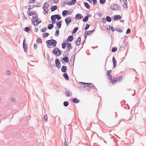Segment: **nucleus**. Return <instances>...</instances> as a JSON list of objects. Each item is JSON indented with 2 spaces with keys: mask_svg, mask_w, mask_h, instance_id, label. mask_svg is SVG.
I'll list each match as a JSON object with an SVG mask.
<instances>
[{
  "mask_svg": "<svg viewBox=\"0 0 146 146\" xmlns=\"http://www.w3.org/2000/svg\"><path fill=\"white\" fill-rule=\"evenodd\" d=\"M34 7V6H33L31 7V6L29 5L28 7L27 6L26 7H28V11L27 12L28 15L29 16H33L32 21L33 23V24L35 26H36L40 23L41 21L38 19L36 11L33 9Z\"/></svg>",
  "mask_w": 146,
  "mask_h": 146,
  "instance_id": "1",
  "label": "nucleus"
},
{
  "mask_svg": "<svg viewBox=\"0 0 146 146\" xmlns=\"http://www.w3.org/2000/svg\"><path fill=\"white\" fill-rule=\"evenodd\" d=\"M46 44L48 47V48H51V46L54 47L56 46V42L55 40L51 39L46 41Z\"/></svg>",
  "mask_w": 146,
  "mask_h": 146,
  "instance_id": "2",
  "label": "nucleus"
},
{
  "mask_svg": "<svg viewBox=\"0 0 146 146\" xmlns=\"http://www.w3.org/2000/svg\"><path fill=\"white\" fill-rule=\"evenodd\" d=\"M52 52L54 55L56 56L59 55L61 54V52L59 49L56 48H55L52 51Z\"/></svg>",
  "mask_w": 146,
  "mask_h": 146,
  "instance_id": "3",
  "label": "nucleus"
},
{
  "mask_svg": "<svg viewBox=\"0 0 146 146\" xmlns=\"http://www.w3.org/2000/svg\"><path fill=\"white\" fill-rule=\"evenodd\" d=\"M48 5L47 3H45L43 6V9L46 13H47L48 11Z\"/></svg>",
  "mask_w": 146,
  "mask_h": 146,
  "instance_id": "4",
  "label": "nucleus"
},
{
  "mask_svg": "<svg viewBox=\"0 0 146 146\" xmlns=\"http://www.w3.org/2000/svg\"><path fill=\"white\" fill-rule=\"evenodd\" d=\"M66 44H67V47L68 48L66 49V51L67 52H68L70 49H72V47L71 45V44L70 43H68L66 42Z\"/></svg>",
  "mask_w": 146,
  "mask_h": 146,
  "instance_id": "5",
  "label": "nucleus"
},
{
  "mask_svg": "<svg viewBox=\"0 0 146 146\" xmlns=\"http://www.w3.org/2000/svg\"><path fill=\"white\" fill-rule=\"evenodd\" d=\"M55 62L57 67L58 68H60V64L59 60L58 59H56Z\"/></svg>",
  "mask_w": 146,
  "mask_h": 146,
  "instance_id": "6",
  "label": "nucleus"
},
{
  "mask_svg": "<svg viewBox=\"0 0 146 146\" xmlns=\"http://www.w3.org/2000/svg\"><path fill=\"white\" fill-rule=\"evenodd\" d=\"M71 20L69 17L66 18L65 19V21L67 25H68L70 23Z\"/></svg>",
  "mask_w": 146,
  "mask_h": 146,
  "instance_id": "7",
  "label": "nucleus"
},
{
  "mask_svg": "<svg viewBox=\"0 0 146 146\" xmlns=\"http://www.w3.org/2000/svg\"><path fill=\"white\" fill-rule=\"evenodd\" d=\"M51 19L52 20V23L53 24H55L56 23V17L55 16V15H52L51 17Z\"/></svg>",
  "mask_w": 146,
  "mask_h": 146,
  "instance_id": "8",
  "label": "nucleus"
},
{
  "mask_svg": "<svg viewBox=\"0 0 146 146\" xmlns=\"http://www.w3.org/2000/svg\"><path fill=\"white\" fill-rule=\"evenodd\" d=\"M76 2V0H71V1L68 2L67 4L68 5H70L74 4Z\"/></svg>",
  "mask_w": 146,
  "mask_h": 146,
  "instance_id": "9",
  "label": "nucleus"
},
{
  "mask_svg": "<svg viewBox=\"0 0 146 146\" xmlns=\"http://www.w3.org/2000/svg\"><path fill=\"white\" fill-rule=\"evenodd\" d=\"M83 84L85 85L86 86H85V87H88L90 88V87H92L93 86H91V84L90 83H83V82H81Z\"/></svg>",
  "mask_w": 146,
  "mask_h": 146,
  "instance_id": "10",
  "label": "nucleus"
},
{
  "mask_svg": "<svg viewBox=\"0 0 146 146\" xmlns=\"http://www.w3.org/2000/svg\"><path fill=\"white\" fill-rule=\"evenodd\" d=\"M123 76H119L117 77L116 78H115L116 79V81L117 82H121L122 78H123Z\"/></svg>",
  "mask_w": 146,
  "mask_h": 146,
  "instance_id": "11",
  "label": "nucleus"
},
{
  "mask_svg": "<svg viewBox=\"0 0 146 146\" xmlns=\"http://www.w3.org/2000/svg\"><path fill=\"white\" fill-rule=\"evenodd\" d=\"M81 42V38L79 36L78 38L77 39L76 41V43L77 45H79L80 44Z\"/></svg>",
  "mask_w": 146,
  "mask_h": 146,
  "instance_id": "12",
  "label": "nucleus"
},
{
  "mask_svg": "<svg viewBox=\"0 0 146 146\" xmlns=\"http://www.w3.org/2000/svg\"><path fill=\"white\" fill-rule=\"evenodd\" d=\"M121 17L119 15H117L113 17V19L114 20L121 19Z\"/></svg>",
  "mask_w": 146,
  "mask_h": 146,
  "instance_id": "13",
  "label": "nucleus"
},
{
  "mask_svg": "<svg viewBox=\"0 0 146 146\" xmlns=\"http://www.w3.org/2000/svg\"><path fill=\"white\" fill-rule=\"evenodd\" d=\"M127 1L126 0H125L123 1V7L125 9V8H126L127 7Z\"/></svg>",
  "mask_w": 146,
  "mask_h": 146,
  "instance_id": "14",
  "label": "nucleus"
},
{
  "mask_svg": "<svg viewBox=\"0 0 146 146\" xmlns=\"http://www.w3.org/2000/svg\"><path fill=\"white\" fill-rule=\"evenodd\" d=\"M83 17V16L81 15H79L78 14L76 15L75 18L76 19H80Z\"/></svg>",
  "mask_w": 146,
  "mask_h": 146,
  "instance_id": "15",
  "label": "nucleus"
},
{
  "mask_svg": "<svg viewBox=\"0 0 146 146\" xmlns=\"http://www.w3.org/2000/svg\"><path fill=\"white\" fill-rule=\"evenodd\" d=\"M112 61L113 63V68H115L116 65V62L114 57H113L112 58Z\"/></svg>",
  "mask_w": 146,
  "mask_h": 146,
  "instance_id": "16",
  "label": "nucleus"
},
{
  "mask_svg": "<svg viewBox=\"0 0 146 146\" xmlns=\"http://www.w3.org/2000/svg\"><path fill=\"white\" fill-rule=\"evenodd\" d=\"M56 26L58 29H60V28L61 26V22L59 21L56 23Z\"/></svg>",
  "mask_w": 146,
  "mask_h": 146,
  "instance_id": "17",
  "label": "nucleus"
},
{
  "mask_svg": "<svg viewBox=\"0 0 146 146\" xmlns=\"http://www.w3.org/2000/svg\"><path fill=\"white\" fill-rule=\"evenodd\" d=\"M63 59L65 62L68 63L69 62V58L68 57L65 56L63 58Z\"/></svg>",
  "mask_w": 146,
  "mask_h": 146,
  "instance_id": "18",
  "label": "nucleus"
},
{
  "mask_svg": "<svg viewBox=\"0 0 146 146\" xmlns=\"http://www.w3.org/2000/svg\"><path fill=\"white\" fill-rule=\"evenodd\" d=\"M66 66H63L62 67L61 71L63 72L64 73V72H65L66 71Z\"/></svg>",
  "mask_w": 146,
  "mask_h": 146,
  "instance_id": "19",
  "label": "nucleus"
},
{
  "mask_svg": "<svg viewBox=\"0 0 146 146\" xmlns=\"http://www.w3.org/2000/svg\"><path fill=\"white\" fill-rule=\"evenodd\" d=\"M57 7L56 5L52 6L51 8V11H53L57 9Z\"/></svg>",
  "mask_w": 146,
  "mask_h": 146,
  "instance_id": "20",
  "label": "nucleus"
},
{
  "mask_svg": "<svg viewBox=\"0 0 146 146\" xmlns=\"http://www.w3.org/2000/svg\"><path fill=\"white\" fill-rule=\"evenodd\" d=\"M73 39V37L72 36H70L68 37L67 40L68 41L71 42L72 41Z\"/></svg>",
  "mask_w": 146,
  "mask_h": 146,
  "instance_id": "21",
  "label": "nucleus"
},
{
  "mask_svg": "<svg viewBox=\"0 0 146 146\" xmlns=\"http://www.w3.org/2000/svg\"><path fill=\"white\" fill-rule=\"evenodd\" d=\"M25 31L28 33H29L30 32V29L28 27H26L25 28Z\"/></svg>",
  "mask_w": 146,
  "mask_h": 146,
  "instance_id": "22",
  "label": "nucleus"
},
{
  "mask_svg": "<svg viewBox=\"0 0 146 146\" xmlns=\"http://www.w3.org/2000/svg\"><path fill=\"white\" fill-rule=\"evenodd\" d=\"M63 76L64 78L66 80H68V76L67 74L64 73L63 75Z\"/></svg>",
  "mask_w": 146,
  "mask_h": 146,
  "instance_id": "23",
  "label": "nucleus"
},
{
  "mask_svg": "<svg viewBox=\"0 0 146 146\" xmlns=\"http://www.w3.org/2000/svg\"><path fill=\"white\" fill-rule=\"evenodd\" d=\"M54 27V25L52 24H49L48 27V28L49 29H51Z\"/></svg>",
  "mask_w": 146,
  "mask_h": 146,
  "instance_id": "24",
  "label": "nucleus"
},
{
  "mask_svg": "<svg viewBox=\"0 0 146 146\" xmlns=\"http://www.w3.org/2000/svg\"><path fill=\"white\" fill-rule=\"evenodd\" d=\"M68 13V10H64L62 12V15L63 16L65 15Z\"/></svg>",
  "mask_w": 146,
  "mask_h": 146,
  "instance_id": "25",
  "label": "nucleus"
},
{
  "mask_svg": "<svg viewBox=\"0 0 146 146\" xmlns=\"http://www.w3.org/2000/svg\"><path fill=\"white\" fill-rule=\"evenodd\" d=\"M78 102V100L76 99L75 98H74L73 99V102L74 103H77Z\"/></svg>",
  "mask_w": 146,
  "mask_h": 146,
  "instance_id": "26",
  "label": "nucleus"
},
{
  "mask_svg": "<svg viewBox=\"0 0 146 146\" xmlns=\"http://www.w3.org/2000/svg\"><path fill=\"white\" fill-rule=\"evenodd\" d=\"M84 5L88 9H89L90 8V5L88 4V3L86 2H85L84 3Z\"/></svg>",
  "mask_w": 146,
  "mask_h": 146,
  "instance_id": "27",
  "label": "nucleus"
},
{
  "mask_svg": "<svg viewBox=\"0 0 146 146\" xmlns=\"http://www.w3.org/2000/svg\"><path fill=\"white\" fill-rule=\"evenodd\" d=\"M49 34L48 33H44L43 35V37L44 38H45L48 36Z\"/></svg>",
  "mask_w": 146,
  "mask_h": 146,
  "instance_id": "28",
  "label": "nucleus"
},
{
  "mask_svg": "<svg viewBox=\"0 0 146 146\" xmlns=\"http://www.w3.org/2000/svg\"><path fill=\"white\" fill-rule=\"evenodd\" d=\"M116 80V79L114 78L111 81V83L113 84H114L115 83L117 82Z\"/></svg>",
  "mask_w": 146,
  "mask_h": 146,
  "instance_id": "29",
  "label": "nucleus"
},
{
  "mask_svg": "<svg viewBox=\"0 0 146 146\" xmlns=\"http://www.w3.org/2000/svg\"><path fill=\"white\" fill-rule=\"evenodd\" d=\"M88 20V18L87 16H86L85 17L83 18V21L84 22L87 21Z\"/></svg>",
  "mask_w": 146,
  "mask_h": 146,
  "instance_id": "30",
  "label": "nucleus"
},
{
  "mask_svg": "<svg viewBox=\"0 0 146 146\" xmlns=\"http://www.w3.org/2000/svg\"><path fill=\"white\" fill-rule=\"evenodd\" d=\"M55 15L56 18L58 20H59L61 19V17L59 15Z\"/></svg>",
  "mask_w": 146,
  "mask_h": 146,
  "instance_id": "31",
  "label": "nucleus"
},
{
  "mask_svg": "<svg viewBox=\"0 0 146 146\" xmlns=\"http://www.w3.org/2000/svg\"><path fill=\"white\" fill-rule=\"evenodd\" d=\"M106 20L108 22H110L111 21V18L109 16H107L106 17Z\"/></svg>",
  "mask_w": 146,
  "mask_h": 146,
  "instance_id": "32",
  "label": "nucleus"
},
{
  "mask_svg": "<svg viewBox=\"0 0 146 146\" xmlns=\"http://www.w3.org/2000/svg\"><path fill=\"white\" fill-rule=\"evenodd\" d=\"M66 42L62 44V48L64 49L66 47Z\"/></svg>",
  "mask_w": 146,
  "mask_h": 146,
  "instance_id": "33",
  "label": "nucleus"
},
{
  "mask_svg": "<svg viewBox=\"0 0 146 146\" xmlns=\"http://www.w3.org/2000/svg\"><path fill=\"white\" fill-rule=\"evenodd\" d=\"M63 104L64 106H67L68 105V103L66 101L64 102Z\"/></svg>",
  "mask_w": 146,
  "mask_h": 146,
  "instance_id": "34",
  "label": "nucleus"
},
{
  "mask_svg": "<svg viewBox=\"0 0 146 146\" xmlns=\"http://www.w3.org/2000/svg\"><path fill=\"white\" fill-rule=\"evenodd\" d=\"M36 42L38 43H41L42 42V40L40 38L36 40Z\"/></svg>",
  "mask_w": 146,
  "mask_h": 146,
  "instance_id": "35",
  "label": "nucleus"
},
{
  "mask_svg": "<svg viewBox=\"0 0 146 146\" xmlns=\"http://www.w3.org/2000/svg\"><path fill=\"white\" fill-rule=\"evenodd\" d=\"M23 48L25 52H27V48L26 45H25V46L23 45Z\"/></svg>",
  "mask_w": 146,
  "mask_h": 146,
  "instance_id": "36",
  "label": "nucleus"
},
{
  "mask_svg": "<svg viewBox=\"0 0 146 146\" xmlns=\"http://www.w3.org/2000/svg\"><path fill=\"white\" fill-rule=\"evenodd\" d=\"M108 77L109 79L111 81V76L110 74H107Z\"/></svg>",
  "mask_w": 146,
  "mask_h": 146,
  "instance_id": "37",
  "label": "nucleus"
},
{
  "mask_svg": "<svg viewBox=\"0 0 146 146\" xmlns=\"http://www.w3.org/2000/svg\"><path fill=\"white\" fill-rule=\"evenodd\" d=\"M106 0H100V2L101 4H104L105 3Z\"/></svg>",
  "mask_w": 146,
  "mask_h": 146,
  "instance_id": "38",
  "label": "nucleus"
},
{
  "mask_svg": "<svg viewBox=\"0 0 146 146\" xmlns=\"http://www.w3.org/2000/svg\"><path fill=\"white\" fill-rule=\"evenodd\" d=\"M48 119V117L47 115H44V121H46V120H47Z\"/></svg>",
  "mask_w": 146,
  "mask_h": 146,
  "instance_id": "39",
  "label": "nucleus"
},
{
  "mask_svg": "<svg viewBox=\"0 0 146 146\" xmlns=\"http://www.w3.org/2000/svg\"><path fill=\"white\" fill-rule=\"evenodd\" d=\"M89 27H90V25H88V24H86V26L85 27V30H87V29H88V28H89Z\"/></svg>",
  "mask_w": 146,
  "mask_h": 146,
  "instance_id": "40",
  "label": "nucleus"
},
{
  "mask_svg": "<svg viewBox=\"0 0 146 146\" xmlns=\"http://www.w3.org/2000/svg\"><path fill=\"white\" fill-rule=\"evenodd\" d=\"M117 49V48H112L111 50V51L113 52H115V51Z\"/></svg>",
  "mask_w": 146,
  "mask_h": 146,
  "instance_id": "41",
  "label": "nucleus"
},
{
  "mask_svg": "<svg viewBox=\"0 0 146 146\" xmlns=\"http://www.w3.org/2000/svg\"><path fill=\"white\" fill-rule=\"evenodd\" d=\"M56 34H57V35H55L56 36H58L59 34V30L58 29L55 32Z\"/></svg>",
  "mask_w": 146,
  "mask_h": 146,
  "instance_id": "42",
  "label": "nucleus"
},
{
  "mask_svg": "<svg viewBox=\"0 0 146 146\" xmlns=\"http://www.w3.org/2000/svg\"><path fill=\"white\" fill-rule=\"evenodd\" d=\"M131 30L129 29H128L127 30L126 32V33L127 34H128L130 32Z\"/></svg>",
  "mask_w": 146,
  "mask_h": 146,
  "instance_id": "43",
  "label": "nucleus"
},
{
  "mask_svg": "<svg viewBox=\"0 0 146 146\" xmlns=\"http://www.w3.org/2000/svg\"><path fill=\"white\" fill-rule=\"evenodd\" d=\"M36 1V0H29V3H33Z\"/></svg>",
  "mask_w": 146,
  "mask_h": 146,
  "instance_id": "44",
  "label": "nucleus"
},
{
  "mask_svg": "<svg viewBox=\"0 0 146 146\" xmlns=\"http://www.w3.org/2000/svg\"><path fill=\"white\" fill-rule=\"evenodd\" d=\"M54 3L56 4H57L59 2V0H54Z\"/></svg>",
  "mask_w": 146,
  "mask_h": 146,
  "instance_id": "45",
  "label": "nucleus"
},
{
  "mask_svg": "<svg viewBox=\"0 0 146 146\" xmlns=\"http://www.w3.org/2000/svg\"><path fill=\"white\" fill-rule=\"evenodd\" d=\"M93 4L94 5H96L97 3L96 0H93Z\"/></svg>",
  "mask_w": 146,
  "mask_h": 146,
  "instance_id": "46",
  "label": "nucleus"
},
{
  "mask_svg": "<svg viewBox=\"0 0 146 146\" xmlns=\"http://www.w3.org/2000/svg\"><path fill=\"white\" fill-rule=\"evenodd\" d=\"M110 28L112 31V32H114L115 31V30L114 28L113 27H111Z\"/></svg>",
  "mask_w": 146,
  "mask_h": 146,
  "instance_id": "47",
  "label": "nucleus"
},
{
  "mask_svg": "<svg viewBox=\"0 0 146 146\" xmlns=\"http://www.w3.org/2000/svg\"><path fill=\"white\" fill-rule=\"evenodd\" d=\"M78 30V28H75L73 30V33H76Z\"/></svg>",
  "mask_w": 146,
  "mask_h": 146,
  "instance_id": "48",
  "label": "nucleus"
},
{
  "mask_svg": "<svg viewBox=\"0 0 146 146\" xmlns=\"http://www.w3.org/2000/svg\"><path fill=\"white\" fill-rule=\"evenodd\" d=\"M94 30L87 31L88 32V33L89 34L92 33L94 32Z\"/></svg>",
  "mask_w": 146,
  "mask_h": 146,
  "instance_id": "49",
  "label": "nucleus"
},
{
  "mask_svg": "<svg viewBox=\"0 0 146 146\" xmlns=\"http://www.w3.org/2000/svg\"><path fill=\"white\" fill-rule=\"evenodd\" d=\"M46 29H47L46 28H43L42 29L41 31H42V32H44L46 31Z\"/></svg>",
  "mask_w": 146,
  "mask_h": 146,
  "instance_id": "50",
  "label": "nucleus"
},
{
  "mask_svg": "<svg viewBox=\"0 0 146 146\" xmlns=\"http://www.w3.org/2000/svg\"><path fill=\"white\" fill-rule=\"evenodd\" d=\"M117 31H119L120 33L122 32V30L120 28H118V29H117Z\"/></svg>",
  "mask_w": 146,
  "mask_h": 146,
  "instance_id": "51",
  "label": "nucleus"
},
{
  "mask_svg": "<svg viewBox=\"0 0 146 146\" xmlns=\"http://www.w3.org/2000/svg\"><path fill=\"white\" fill-rule=\"evenodd\" d=\"M89 34L88 33V32L87 31L86 32H85V36L86 37L87 35H89Z\"/></svg>",
  "mask_w": 146,
  "mask_h": 146,
  "instance_id": "52",
  "label": "nucleus"
},
{
  "mask_svg": "<svg viewBox=\"0 0 146 146\" xmlns=\"http://www.w3.org/2000/svg\"><path fill=\"white\" fill-rule=\"evenodd\" d=\"M37 45L36 44H34V47L35 49H36L37 48Z\"/></svg>",
  "mask_w": 146,
  "mask_h": 146,
  "instance_id": "53",
  "label": "nucleus"
},
{
  "mask_svg": "<svg viewBox=\"0 0 146 146\" xmlns=\"http://www.w3.org/2000/svg\"><path fill=\"white\" fill-rule=\"evenodd\" d=\"M25 39H24L23 42V45L25 46V45H26L25 44Z\"/></svg>",
  "mask_w": 146,
  "mask_h": 146,
  "instance_id": "54",
  "label": "nucleus"
},
{
  "mask_svg": "<svg viewBox=\"0 0 146 146\" xmlns=\"http://www.w3.org/2000/svg\"><path fill=\"white\" fill-rule=\"evenodd\" d=\"M66 95L67 96H69V93L68 92H67L66 94Z\"/></svg>",
  "mask_w": 146,
  "mask_h": 146,
  "instance_id": "55",
  "label": "nucleus"
},
{
  "mask_svg": "<svg viewBox=\"0 0 146 146\" xmlns=\"http://www.w3.org/2000/svg\"><path fill=\"white\" fill-rule=\"evenodd\" d=\"M64 144L65 146H68L67 144V143L66 142V140H65V142L64 143Z\"/></svg>",
  "mask_w": 146,
  "mask_h": 146,
  "instance_id": "56",
  "label": "nucleus"
},
{
  "mask_svg": "<svg viewBox=\"0 0 146 146\" xmlns=\"http://www.w3.org/2000/svg\"><path fill=\"white\" fill-rule=\"evenodd\" d=\"M112 72V71L111 70H109L108 71L107 74H110Z\"/></svg>",
  "mask_w": 146,
  "mask_h": 146,
  "instance_id": "57",
  "label": "nucleus"
},
{
  "mask_svg": "<svg viewBox=\"0 0 146 146\" xmlns=\"http://www.w3.org/2000/svg\"><path fill=\"white\" fill-rule=\"evenodd\" d=\"M111 9H114V10H115V9H114V7L113 6V5H111Z\"/></svg>",
  "mask_w": 146,
  "mask_h": 146,
  "instance_id": "58",
  "label": "nucleus"
},
{
  "mask_svg": "<svg viewBox=\"0 0 146 146\" xmlns=\"http://www.w3.org/2000/svg\"><path fill=\"white\" fill-rule=\"evenodd\" d=\"M10 71L8 70L7 71L6 73L7 74L9 75L10 74Z\"/></svg>",
  "mask_w": 146,
  "mask_h": 146,
  "instance_id": "59",
  "label": "nucleus"
},
{
  "mask_svg": "<svg viewBox=\"0 0 146 146\" xmlns=\"http://www.w3.org/2000/svg\"><path fill=\"white\" fill-rule=\"evenodd\" d=\"M11 101H15V99L14 98H13L11 99Z\"/></svg>",
  "mask_w": 146,
  "mask_h": 146,
  "instance_id": "60",
  "label": "nucleus"
},
{
  "mask_svg": "<svg viewBox=\"0 0 146 146\" xmlns=\"http://www.w3.org/2000/svg\"><path fill=\"white\" fill-rule=\"evenodd\" d=\"M90 3H92V0H87Z\"/></svg>",
  "mask_w": 146,
  "mask_h": 146,
  "instance_id": "61",
  "label": "nucleus"
}]
</instances>
